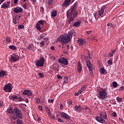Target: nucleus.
I'll use <instances>...</instances> for the list:
<instances>
[{
	"mask_svg": "<svg viewBox=\"0 0 124 124\" xmlns=\"http://www.w3.org/2000/svg\"><path fill=\"white\" fill-rule=\"evenodd\" d=\"M100 72L101 74H104V73H105V69L104 68H101L100 69Z\"/></svg>",
	"mask_w": 124,
	"mask_h": 124,
	"instance_id": "31",
	"label": "nucleus"
},
{
	"mask_svg": "<svg viewBox=\"0 0 124 124\" xmlns=\"http://www.w3.org/2000/svg\"><path fill=\"white\" fill-rule=\"evenodd\" d=\"M38 109L41 110V111H43V109H42V106H39L38 107Z\"/></svg>",
	"mask_w": 124,
	"mask_h": 124,
	"instance_id": "51",
	"label": "nucleus"
},
{
	"mask_svg": "<svg viewBox=\"0 0 124 124\" xmlns=\"http://www.w3.org/2000/svg\"><path fill=\"white\" fill-rule=\"evenodd\" d=\"M5 75V72L3 71H0V77H2Z\"/></svg>",
	"mask_w": 124,
	"mask_h": 124,
	"instance_id": "32",
	"label": "nucleus"
},
{
	"mask_svg": "<svg viewBox=\"0 0 124 124\" xmlns=\"http://www.w3.org/2000/svg\"><path fill=\"white\" fill-rule=\"evenodd\" d=\"M81 25V22L80 21H77L73 23L74 27H79Z\"/></svg>",
	"mask_w": 124,
	"mask_h": 124,
	"instance_id": "24",
	"label": "nucleus"
},
{
	"mask_svg": "<svg viewBox=\"0 0 124 124\" xmlns=\"http://www.w3.org/2000/svg\"><path fill=\"white\" fill-rule=\"evenodd\" d=\"M36 102L37 104H40V99L39 98H36Z\"/></svg>",
	"mask_w": 124,
	"mask_h": 124,
	"instance_id": "42",
	"label": "nucleus"
},
{
	"mask_svg": "<svg viewBox=\"0 0 124 124\" xmlns=\"http://www.w3.org/2000/svg\"><path fill=\"white\" fill-rule=\"evenodd\" d=\"M2 104H3V103L2 102V101H0V107H1V106H2Z\"/></svg>",
	"mask_w": 124,
	"mask_h": 124,
	"instance_id": "60",
	"label": "nucleus"
},
{
	"mask_svg": "<svg viewBox=\"0 0 124 124\" xmlns=\"http://www.w3.org/2000/svg\"><path fill=\"white\" fill-rule=\"evenodd\" d=\"M85 32L87 34H91V33H92V31H86Z\"/></svg>",
	"mask_w": 124,
	"mask_h": 124,
	"instance_id": "52",
	"label": "nucleus"
},
{
	"mask_svg": "<svg viewBox=\"0 0 124 124\" xmlns=\"http://www.w3.org/2000/svg\"><path fill=\"white\" fill-rule=\"evenodd\" d=\"M39 76L40 77V78H44V76L43 75V74L40 73H39Z\"/></svg>",
	"mask_w": 124,
	"mask_h": 124,
	"instance_id": "43",
	"label": "nucleus"
},
{
	"mask_svg": "<svg viewBox=\"0 0 124 124\" xmlns=\"http://www.w3.org/2000/svg\"><path fill=\"white\" fill-rule=\"evenodd\" d=\"M116 100L118 102L120 103V102H122V98L118 97L116 98Z\"/></svg>",
	"mask_w": 124,
	"mask_h": 124,
	"instance_id": "36",
	"label": "nucleus"
},
{
	"mask_svg": "<svg viewBox=\"0 0 124 124\" xmlns=\"http://www.w3.org/2000/svg\"><path fill=\"white\" fill-rule=\"evenodd\" d=\"M7 3H8V4H7V5H8V6H9V5L10 4V1H7Z\"/></svg>",
	"mask_w": 124,
	"mask_h": 124,
	"instance_id": "61",
	"label": "nucleus"
},
{
	"mask_svg": "<svg viewBox=\"0 0 124 124\" xmlns=\"http://www.w3.org/2000/svg\"><path fill=\"white\" fill-rule=\"evenodd\" d=\"M37 23H38L39 25H42V27H44V20H39Z\"/></svg>",
	"mask_w": 124,
	"mask_h": 124,
	"instance_id": "26",
	"label": "nucleus"
},
{
	"mask_svg": "<svg viewBox=\"0 0 124 124\" xmlns=\"http://www.w3.org/2000/svg\"><path fill=\"white\" fill-rule=\"evenodd\" d=\"M70 2H71V0H64L62 5L64 7H66V6H68L70 4Z\"/></svg>",
	"mask_w": 124,
	"mask_h": 124,
	"instance_id": "13",
	"label": "nucleus"
},
{
	"mask_svg": "<svg viewBox=\"0 0 124 124\" xmlns=\"http://www.w3.org/2000/svg\"><path fill=\"white\" fill-rule=\"evenodd\" d=\"M124 86H121V87H120V88H119V91H123V90H124Z\"/></svg>",
	"mask_w": 124,
	"mask_h": 124,
	"instance_id": "55",
	"label": "nucleus"
},
{
	"mask_svg": "<svg viewBox=\"0 0 124 124\" xmlns=\"http://www.w3.org/2000/svg\"><path fill=\"white\" fill-rule=\"evenodd\" d=\"M98 97L101 100H105L107 98V93L104 90L100 91Z\"/></svg>",
	"mask_w": 124,
	"mask_h": 124,
	"instance_id": "5",
	"label": "nucleus"
},
{
	"mask_svg": "<svg viewBox=\"0 0 124 124\" xmlns=\"http://www.w3.org/2000/svg\"><path fill=\"white\" fill-rule=\"evenodd\" d=\"M81 110V106L79 105L78 106H75V110L77 111V112H79Z\"/></svg>",
	"mask_w": 124,
	"mask_h": 124,
	"instance_id": "23",
	"label": "nucleus"
},
{
	"mask_svg": "<svg viewBox=\"0 0 124 124\" xmlns=\"http://www.w3.org/2000/svg\"><path fill=\"white\" fill-rule=\"evenodd\" d=\"M14 11L15 13L18 14V13H20L23 11V8L20 7H17L14 8Z\"/></svg>",
	"mask_w": 124,
	"mask_h": 124,
	"instance_id": "12",
	"label": "nucleus"
},
{
	"mask_svg": "<svg viewBox=\"0 0 124 124\" xmlns=\"http://www.w3.org/2000/svg\"><path fill=\"white\" fill-rule=\"evenodd\" d=\"M23 94H24V95H28V96H31V92L30 91V90H25L23 92Z\"/></svg>",
	"mask_w": 124,
	"mask_h": 124,
	"instance_id": "15",
	"label": "nucleus"
},
{
	"mask_svg": "<svg viewBox=\"0 0 124 124\" xmlns=\"http://www.w3.org/2000/svg\"><path fill=\"white\" fill-rule=\"evenodd\" d=\"M40 39H42V38L44 39V35H43V34H41V35H40Z\"/></svg>",
	"mask_w": 124,
	"mask_h": 124,
	"instance_id": "57",
	"label": "nucleus"
},
{
	"mask_svg": "<svg viewBox=\"0 0 124 124\" xmlns=\"http://www.w3.org/2000/svg\"><path fill=\"white\" fill-rule=\"evenodd\" d=\"M44 44H45V43L43 41H41L40 43V45L41 46V47H43V46H44Z\"/></svg>",
	"mask_w": 124,
	"mask_h": 124,
	"instance_id": "40",
	"label": "nucleus"
},
{
	"mask_svg": "<svg viewBox=\"0 0 124 124\" xmlns=\"http://www.w3.org/2000/svg\"><path fill=\"white\" fill-rule=\"evenodd\" d=\"M106 5L103 6L101 9L98 11V18H100V17H103V13H104V9H106Z\"/></svg>",
	"mask_w": 124,
	"mask_h": 124,
	"instance_id": "10",
	"label": "nucleus"
},
{
	"mask_svg": "<svg viewBox=\"0 0 124 124\" xmlns=\"http://www.w3.org/2000/svg\"><path fill=\"white\" fill-rule=\"evenodd\" d=\"M7 112L9 114H14V109H12V108L9 107L7 109Z\"/></svg>",
	"mask_w": 124,
	"mask_h": 124,
	"instance_id": "19",
	"label": "nucleus"
},
{
	"mask_svg": "<svg viewBox=\"0 0 124 124\" xmlns=\"http://www.w3.org/2000/svg\"><path fill=\"white\" fill-rule=\"evenodd\" d=\"M73 34V33L70 32L67 35H62L59 39L60 42L62 44V45L70 42V38L72 37Z\"/></svg>",
	"mask_w": 124,
	"mask_h": 124,
	"instance_id": "2",
	"label": "nucleus"
},
{
	"mask_svg": "<svg viewBox=\"0 0 124 124\" xmlns=\"http://www.w3.org/2000/svg\"><path fill=\"white\" fill-rule=\"evenodd\" d=\"M78 6V4L77 3H75L71 9L69 10L67 12V18L68 19L69 17H71L68 21V24H71V23L73 22L74 18L77 16Z\"/></svg>",
	"mask_w": 124,
	"mask_h": 124,
	"instance_id": "1",
	"label": "nucleus"
},
{
	"mask_svg": "<svg viewBox=\"0 0 124 124\" xmlns=\"http://www.w3.org/2000/svg\"><path fill=\"white\" fill-rule=\"evenodd\" d=\"M58 79H62V77L60 75H58L57 76Z\"/></svg>",
	"mask_w": 124,
	"mask_h": 124,
	"instance_id": "54",
	"label": "nucleus"
},
{
	"mask_svg": "<svg viewBox=\"0 0 124 124\" xmlns=\"http://www.w3.org/2000/svg\"><path fill=\"white\" fill-rule=\"evenodd\" d=\"M60 110H62V109H63V105H62V104H61L60 105Z\"/></svg>",
	"mask_w": 124,
	"mask_h": 124,
	"instance_id": "50",
	"label": "nucleus"
},
{
	"mask_svg": "<svg viewBox=\"0 0 124 124\" xmlns=\"http://www.w3.org/2000/svg\"><path fill=\"white\" fill-rule=\"evenodd\" d=\"M3 90L4 92H6L7 93H11V91H12V84L9 83L6 85H5L3 88Z\"/></svg>",
	"mask_w": 124,
	"mask_h": 124,
	"instance_id": "7",
	"label": "nucleus"
},
{
	"mask_svg": "<svg viewBox=\"0 0 124 124\" xmlns=\"http://www.w3.org/2000/svg\"><path fill=\"white\" fill-rule=\"evenodd\" d=\"M9 48L11 50H16L17 49V47H16V46L14 45H12L9 46Z\"/></svg>",
	"mask_w": 124,
	"mask_h": 124,
	"instance_id": "28",
	"label": "nucleus"
},
{
	"mask_svg": "<svg viewBox=\"0 0 124 124\" xmlns=\"http://www.w3.org/2000/svg\"><path fill=\"white\" fill-rule=\"evenodd\" d=\"M16 124H23V122H22L20 120H17V121H16Z\"/></svg>",
	"mask_w": 124,
	"mask_h": 124,
	"instance_id": "41",
	"label": "nucleus"
},
{
	"mask_svg": "<svg viewBox=\"0 0 124 124\" xmlns=\"http://www.w3.org/2000/svg\"><path fill=\"white\" fill-rule=\"evenodd\" d=\"M107 63L108 65H112V64H113V60L110 59L108 61Z\"/></svg>",
	"mask_w": 124,
	"mask_h": 124,
	"instance_id": "30",
	"label": "nucleus"
},
{
	"mask_svg": "<svg viewBox=\"0 0 124 124\" xmlns=\"http://www.w3.org/2000/svg\"><path fill=\"white\" fill-rule=\"evenodd\" d=\"M68 104H69L70 105H71V104H72V100H69Z\"/></svg>",
	"mask_w": 124,
	"mask_h": 124,
	"instance_id": "58",
	"label": "nucleus"
},
{
	"mask_svg": "<svg viewBox=\"0 0 124 124\" xmlns=\"http://www.w3.org/2000/svg\"><path fill=\"white\" fill-rule=\"evenodd\" d=\"M11 99H13V100H14V99H18V97L17 95H12L11 97Z\"/></svg>",
	"mask_w": 124,
	"mask_h": 124,
	"instance_id": "35",
	"label": "nucleus"
},
{
	"mask_svg": "<svg viewBox=\"0 0 124 124\" xmlns=\"http://www.w3.org/2000/svg\"><path fill=\"white\" fill-rule=\"evenodd\" d=\"M113 88H117L118 87V83L116 81H113L112 83Z\"/></svg>",
	"mask_w": 124,
	"mask_h": 124,
	"instance_id": "33",
	"label": "nucleus"
},
{
	"mask_svg": "<svg viewBox=\"0 0 124 124\" xmlns=\"http://www.w3.org/2000/svg\"><path fill=\"white\" fill-rule=\"evenodd\" d=\"M86 65L89 69V71H92L93 70V65H92V63H91V62L87 61L86 62Z\"/></svg>",
	"mask_w": 124,
	"mask_h": 124,
	"instance_id": "14",
	"label": "nucleus"
},
{
	"mask_svg": "<svg viewBox=\"0 0 124 124\" xmlns=\"http://www.w3.org/2000/svg\"><path fill=\"white\" fill-rule=\"evenodd\" d=\"M35 27H36V30H38V31H40V30H42V29H43V26H42V25L38 24V23H37L36 24Z\"/></svg>",
	"mask_w": 124,
	"mask_h": 124,
	"instance_id": "17",
	"label": "nucleus"
},
{
	"mask_svg": "<svg viewBox=\"0 0 124 124\" xmlns=\"http://www.w3.org/2000/svg\"><path fill=\"white\" fill-rule=\"evenodd\" d=\"M17 99L19 101H22L24 99L22 97H19V98H17Z\"/></svg>",
	"mask_w": 124,
	"mask_h": 124,
	"instance_id": "53",
	"label": "nucleus"
},
{
	"mask_svg": "<svg viewBox=\"0 0 124 124\" xmlns=\"http://www.w3.org/2000/svg\"><path fill=\"white\" fill-rule=\"evenodd\" d=\"M61 116L62 118H63V119H65V120H70V116L68 115L67 113L65 112H62L61 114Z\"/></svg>",
	"mask_w": 124,
	"mask_h": 124,
	"instance_id": "11",
	"label": "nucleus"
},
{
	"mask_svg": "<svg viewBox=\"0 0 124 124\" xmlns=\"http://www.w3.org/2000/svg\"><path fill=\"white\" fill-rule=\"evenodd\" d=\"M19 60H20V57L18 56V54L16 53H13L10 58L11 62H16L19 61Z\"/></svg>",
	"mask_w": 124,
	"mask_h": 124,
	"instance_id": "8",
	"label": "nucleus"
},
{
	"mask_svg": "<svg viewBox=\"0 0 124 124\" xmlns=\"http://www.w3.org/2000/svg\"><path fill=\"white\" fill-rule=\"evenodd\" d=\"M78 43L79 46H83V45H84L85 44V41H84V40H83V39L81 38H79L78 40Z\"/></svg>",
	"mask_w": 124,
	"mask_h": 124,
	"instance_id": "16",
	"label": "nucleus"
},
{
	"mask_svg": "<svg viewBox=\"0 0 124 124\" xmlns=\"http://www.w3.org/2000/svg\"><path fill=\"white\" fill-rule=\"evenodd\" d=\"M78 71L79 73H81V71H82V65H81V63L80 62H78Z\"/></svg>",
	"mask_w": 124,
	"mask_h": 124,
	"instance_id": "18",
	"label": "nucleus"
},
{
	"mask_svg": "<svg viewBox=\"0 0 124 124\" xmlns=\"http://www.w3.org/2000/svg\"><path fill=\"white\" fill-rule=\"evenodd\" d=\"M44 39L46 40V41H48V40L49 39L48 38H44Z\"/></svg>",
	"mask_w": 124,
	"mask_h": 124,
	"instance_id": "64",
	"label": "nucleus"
},
{
	"mask_svg": "<svg viewBox=\"0 0 124 124\" xmlns=\"http://www.w3.org/2000/svg\"><path fill=\"white\" fill-rule=\"evenodd\" d=\"M58 121L59 123H63V120H62L61 118H58Z\"/></svg>",
	"mask_w": 124,
	"mask_h": 124,
	"instance_id": "47",
	"label": "nucleus"
},
{
	"mask_svg": "<svg viewBox=\"0 0 124 124\" xmlns=\"http://www.w3.org/2000/svg\"><path fill=\"white\" fill-rule=\"evenodd\" d=\"M6 40L7 42H9V43H10V42H11V38L7 37L6 39Z\"/></svg>",
	"mask_w": 124,
	"mask_h": 124,
	"instance_id": "37",
	"label": "nucleus"
},
{
	"mask_svg": "<svg viewBox=\"0 0 124 124\" xmlns=\"http://www.w3.org/2000/svg\"><path fill=\"white\" fill-rule=\"evenodd\" d=\"M45 108H46V112H48V116H51V115H52V114L51 113V111H50V108H49V107H48V106H46L45 107Z\"/></svg>",
	"mask_w": 124,
	"mask_h": 124,
	"instance_id": "22",
	"label": "nucleus"
},
{
	"mask_svg": "<svg viewBox=\"0 0 124 124\" xmlns=\"http://www.w3.org/2000/svg\"><path fill=\"white\" fill-rule=\"evenodd\" d=\"M58 62H60V63H61L62 64H64V65H67V64H68V61H67V59H66V58H60L58 60Z\"/></svg>",
	"mask_w": 124,
	"mask_h": 124,
	"instance_id": "9",
	"label": "nucleus"
},
{
	"mask_svg": "<svg viewBox=\"0 0 124 124\" xmlns=\"http://www.w3.org/2000/svg\"><path fill=\"white\" fill-rule=\"evenodd\" d=\"M112 117L117 118V113L116 112H114L111 114Z\"/></svg>",
	"mask_w": 124,
	"mask_h": 124,
	"instance_id": "38",
	"label": "nucleus"
},
{
	"mask_svg": "<svg viewBox=\"0 0 124 124\" xmlns=\"http://www.w3.org/2000/svg\"><path fill=\"white\" fill-rule=\"evenodd\" d=\"M100 116L96 117V121L100 124H105V123H106L105 120H107V119H108V117L107 116V113L105 111L103 112L100 113ZM103 118H104V119Z\"/></svg>",
	"mask_w": 124,
	"mask_h": 124,
	"instance_id": "3",
	"label": "nucleus"
},
{
	"mask_svg": "<svg viewBox=\"0 0 124 124\" xmlns=\"http://www.w3.org/2000/svg\"><path fill=\"white\" fill-rule=\"evenodd\" d=\"M17 20H18V19L17 18H15L14 20H13V23L15 24H17Z\"/></svg>",
	"mask_w": 124,
	"mask_h": 124,
	"instance_id": "45",
	"label": "nucleus"
},
{
	"mask_svg": "<svg viewBox=\"0 0 124 124\" xmlns=\"http://www.w3.org/2000/svg\"><path fill=\"white\" fill-rule=\"evenodd\" d=\"M18 29H23L24 28V25H18Z\"/></svg>",
	"mask_w": 124,
	"mask_h": 124,
	"instance_id": "46",
	"label": "nucleus"
},
{
	"mask_svg": "<svg viewBox=\"0 0 124 124\" xmlns=\"http://www.w3.org/2000/svg\"><path fill=\"white\" fill-rule=\"evenodd\" d=\"M86 88H87V86L86 85L81 86V89L79 90L80 92V93H83L84 91L86 90Z\"/></svg>",
	"mask_w": 124,
	"mask_h": 124,
	"instance_id": "20",
	"label": "nucleus"
},
{
	"mask_svg": "<svg viewBox=\"0 0 124 124\" xmlns=\"http://www.w3.org/2000/svg\"><path fill=\"white\" fill-rule=\"evenodd\" d=\"M57 11H53L51 14V17H56L57 16Z\"/></svg>",
	"mask_w": 124,
	"mask_h": 124,
	"instance_id": "25",
	"label": "nucleus"
},
{
	"mask_svg": "<svg viewBox=\"0 0 124 124\" xmlns=\"http://www.w3.org/2000/svg\"><path fill=\"white\" fill-rule=\"evenodd\" d=\"M108 56H109V58H111V57H113V54L111 53H109L108 54Z\"/></svg>",
	"mask_w": 124,
	"mask_h": 124,
	"instance_id": "59",
	"label": "nucleus"
},
{
	"mask_svg": "<svg viewBox=\"0 0 124 124\" xmlns=\"http://www.w3.org/2000/svg\"><path fill=\"white\" fill-rule=\"evenodd\" d=\"M28 5V4L27 2H25L23 4V5H22V7L23 8H24V9H28V7H27Z\"/></svg>",
	"mask_w": 124,
	"mask_h": 124,
	"instance_id": "27",
	"label": "nucleus"
},
{
	"mask_svg": "<svg viewBox=\"0 0 124 124\" xmlns=\"http://www.w3.org/2000/svg\"><path fill=\"white\" fill-rule=\"evenodd\" d=\"M40 12H42V13H43L44 12V8L41 7V8H40Z\"/></svg>",
	"mask_w": 124,
	"mask_h": 124,
	"instance_id": "49",
	"label": "nucleus"
},
{
	"mask_svg": "<svg viewBox=\"0 0 124 124\" xmlns=\"http://www.w3.org/2000/svg\"><path fill=\"white\" fill-rule=\"evenodd\" d=\"M37 121H38V122H40V121H41V119L40 117H38V119H37Z\"/></svg>",
	"mask_w": 124,
	"mask_h": 124,
	"instance_id": "62",
	"label": "nucleus"
},
{
	"mask_svg": "<svg viewBox=\"0 0 124 124\" xmlns=\"http://www.w3.org/2000/svg\"><path fill=\"white\" fill-rule=\"evenodd\" d=\"M13 119L14 120H17V119L21 120V119H23V113L19 108L16 107L14 108V116Z\"/></svg>",
	"mask_w": 124,
	"mask_h": 124,
	"instance_id": "4",
	"label": "nucleus"
},
{
	"mask_svg": "<svg viewBox=\"0 0 124 124\" xmlns=\"http://www.w3.org/2000/svg\"><path fill=\"white\" fill-rule=\"evenodd\" d=\"M44 62H45V59L44 57L40 58L36 62V66L42 67L44 65Z\"/></svg>",
	"mask_w": 124,
	"mask_h": 124,
	"instance_id": "6",
	"label": "nucleus"
},
{
	"mask_svg": "<svg viewBox=\"0 0 124 124\" xmlns=\"http://www.w3.org/2000/svg\"><path fill=\"white\" fill-rule=\"evenodd\" d=\"M51 119H52V120H57V118H56V117L54 115H52L51 116Z\"/></svg>",
	"mask_w": 124,
	"mask_h": 124,
	"instance_id": "44",
	"label": "nucleus"
},
{
	"mask_svg": "<svg viewBox=\"0 0 124 124\" xmlns=\"http://www.w3.org/2000/svg\"><path fill=\"white\" fill-rule=\"evenodd\" d=\"M1 8H3V9H6L8 8V5L5 3H3L1 6Z\"/></svg>",
	"mask_w": 124,
	"mask_h": 124,
	"instance_id": "21",
	"label": "nucleus"
},
{
	"mask_svg": "<svg viewBox=\"0 0 124 124\" xmlns=\"http://www.w3.org/2000/svg\"><path fill=\"white\" fill-rule=\"evenodd\" d=\"M67 80H68V78H64V80L63 81V82L64 83H67Z\"/></svg>",
	"mask_w": 124,
	"mask_h": 124,
	"instance_id": "48",
	"label": "nucleus"
},
{
	"mask_svg": "<svg viewBox=\"0 0 124 124\" xmlns=\"http://www.w3.org/2000/svg\"><path fill=\"white\" fill-rule=\"evenodd\" d=\"M51 50H52V51H55V47L54 46H52L50 47Z\"/></svg>",
	"mask_w": 124,
	"mask_h": 124,
	"instance_id": "56",
	"label": "nucleus"
},
{
	"mask_svg": "<svg viewBox=\"0 0 124 124\" xmlns=\"http://www.w3.org/2000/svg\"><path fill=\"white\" fill-rule=\"evenodd\" d=\"M17 2H18V0H14V3H15V4H16V3H17Z\"/></svg>",
	"mask_w": 124,
	"mask_h": 124,
	"instance_id": "63",
	"label": "nucleus"
},
{
	"mask_svg": "<svg viewBox=\"0 0 124 124\" xmlns=\"http://www.w3.org/2000/svg\"><path fill=\"white\" fill-rule=\"evenodd\" d=\"M33 47V45L32 44H29L28 46V49L29 50H31L32 49V47Z\"/></svg>",
	"mask_w": 124,
	"mask_h": 124,
	"instance_id": "34",
	"label": "nucleus"
},
{
	"mask_svg": "<svg viewBox=\"0 0 124 124\" xmlns=\"http://www.w3.org/2000/svg\"><path fill=\"white\" fill-rule=\"evenodd\" d=\"M81 93H80V91H79V90H78V92L75 93L74 95L75 96H78L79 94H81Z\"/></svg>",
	"mask_w": 124,
	"mask_h": 124,
	"instance_id": "39",
	"label": "nucleus"
},
{
	"mask_svg": "<svg viewBox=\"0 0 124 124\" xmlns=\"http://www.w3.org/2000/svg\"><path fill=\"white\" fill-rule=\"evenodd\" d=\"M53 3H54L53 0H48V1H47L48 5H53Z\"/></svg>",
	"mask_w": 124,
	"mask_h": 124,
	"instance_id": "29",
	"label": "nucleus"
}]
</instances>
